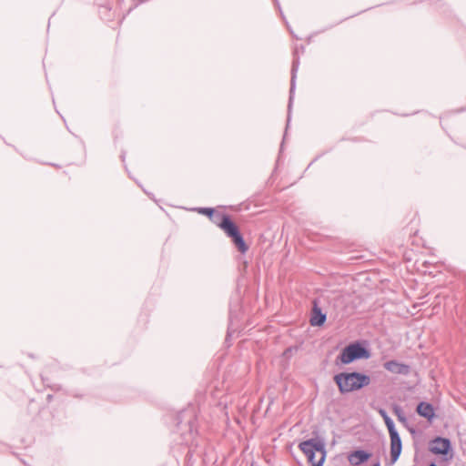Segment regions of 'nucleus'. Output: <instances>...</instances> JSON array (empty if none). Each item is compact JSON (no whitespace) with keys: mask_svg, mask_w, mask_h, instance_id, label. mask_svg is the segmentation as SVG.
<instances>
[{"mask_svg":"<svg viewBox=\"0 0 466 466\" xmlns=\"http://www.w3.org/2000/svg\"><path fill=\"white\" fill-rule=\"evenodd\" d=\"M209 219L224 231L226 236L231 239L238 252L241 254L247 253L249 247L246 243L238 226L232 219L230 215L227 213L216 212L215 210Z\"/></svg>","mask_w":466,"mask_h":466,"instance_id":"1","label":"nucleus"},{"mask_svg":"<svg viewBox=\"0 0 466 466\" xmlns=\"http://www.w3.org/2000/svg\"><path fill=\"white\" fill-rule=\"evenodd\" d=\"M177 432L179 440L175 439L177 444L190 446L198 436L197 415L194 407H188L181 410L177 417Z\"/></svg>","mask_w":466,"mask_h":466,"instance_id":"2","label":"nucleus"},{"mask_svg":"<svg viewBox=\"0 0 466 466\" xmlns=\"http://www.w3.org/2000/svg\"><path fill=\"white\" fill-rule=\"evenodd\" d=\"M340 394L357 391L370 384V377L363 372H340L333 377Z\"/></svg>","mask_w":466,"mask_h":466,"instance_id":"3","label":"nucleus"},{"mask_svg":"<svg viewBox=\"0 0 466 466\" xmlns=\"http://www.w3.org/2000/svg\"><path fill=\"white\" fill-rule=\"evenodd\" d=\"M370 357V351L365 342L357 340L344 347L337 357V360L343 365H348L359 360H367Z\"/></svg>","mask_w":466,"mask_h":466,"instance_id":"4","label":"nucleus"},{"mask_svg":"<svg viewBox=\"0 0 466 466\" xmlns=\"http://www.w3.org/2000/svg\"><path fill=\"white\" fill-rule=\"evenodd\" d=\"M299 448L307 456L308 461L311 463V466L318 461H315L316 452L321 453L319 460H326V444L324 441L319 438H311L303 441L299 444Z\"/></svg>","mask_w":466,"mask_h":466,"instance_id":"5","label":"nucleus"},{"mask_svg":"<svg viewBox=\"0 0 466 466\" xmlns=\"http://www.w3.org/2000/svg\"><path fill=\"white\" fill-rule=\"evenodd\" d=\"M429 451L435 455H441L444 461L452 459V444L450 439L435 437L429 443Z\"/></svg>","mask_w":466,"mask_h":466,"instance_id":"6","label":"nucleus"},{"mask_svg":"<svg viewBox=\"0 0 466 466\" xmlns=\"http://www.w3.org/2000/svg\"><path fill=\"white\" fill-rule=\"evenodd\" d=\"M294 58L292 61V66H291V78H290V88H289V105H288V117H287V126L286 129L289 128V122H290V115H291V107L296 89V79H297V74L299 67V55H297V50L294 51ZM287 136V130H285V134L283 137V141L285 140Z\"/></svg>","mask_w":466,"mask_h":466,"instance_id":"7","label":"nucleus"},{"mask_svg":"<svg viewBox=\"0 0 466 466\" xmlns=\"http://www.w3.org/2000/svg\"><path fill=\"white\" fill-rule=\"evenodd\" d=\"M389 434L390 438V460L386 465L391 466L396 463L401 454L402 442L398 431Z\"/></svg>","mask_w":466,"mask_h":466,"instance_id":"8","label":"nucleus"},{"mask_svg":"<svg viewBox=\"0 0 466 466\" xmlns=\"http://www.w3.org/2000/svg\"><path fill=\"white\" fill-rule=\"evenodd\" d=\"M383 368L393 374L408 376L411 368L410 365L399 362L398 360H391L383 363Z\"/></svg>","mask_w":466,"mask_h":466,"instance_id":"9","label":"nucleus"},{"mask_svg":"<svg viewBox=\"0 0 466 466\" xmlns=\"http://www.w3.org/2000/svg\"><path fill=\"white\" fill-rule=\"evenodd\" d=\"M327 315L324 313L320 307H319L316 300L313 302L309 323L312 327H321L325 324Z\"/></svg>","mask_w":466,"mask_h":466,"instance_id":"10","label":"nucleus"},{"mask_svg":"<svg viewBox=\"0 0 466 466\" xmlns=\"http://www.w3.org/2000/svg\"><path fill=\"white\" fill-rule=\"evenodd\" d=\"M371 453L365 450H355L348 456L349 462L353 466H360L370 460Z\"/></svg>","mask_w":466,"mask_h":466,"instance_id":"11","label":"nucleus"},{"mask_svg":"<svg viewBox=\"0 0 466 466\" xmlns=\"http://www.w3.org/2000/svg\"><path fill=\"white\" fill-rule=\"evenodd\" d=\"M416 412L429 421H432L435 417L433 405L427 401H420L416 407Z\"/></svg>","mask_w":466,"mask_h":466,"instance_id":"12","label":"nucleus"},{"mask_svg":"<svg viewBox=\"0 0 466 466\" xmlns=\"http://www.w3.org/2000/svg\"><path fill=\"white\" fill-rule=\"evenodd\" d=\"M379 413L381 416V418L383 419L389 433L397 431L395 423H394L393 420L389 416L388 412L385 410L380 409Z\"/></svg>","mask_w":466,"mask_h":466,"instance_id":"13","label":"nucleus"},{"mask_svg":"<svg viewBox=\"0 0 466 466\" xmlns=\"http://www.w3.org/2000/svg\"><path fill=\"white\" fill-rule=\"evenodd\" d=\"M392 410H393L394 414L397 416L399 421H400L404 424L407 422V418L404 414L403 409L400 405H397V404L393 405Z\"/></svg>","mask_w":466,"mask_h":466,"instance_id":"14","label":"nucleus"},{"mask_svg":"<svg viewBox=\"0 0 466 466\" xmlns=\"http://www.w3.org/2000/svg\"><path fill=\"white\" fill-rule=\"evenodd\" d=\"M196 210L202 215L208 217V218L213 215L215 209L213 208H197Z\"/></svg>","mask_w":466,"mask_h":466,"instance_id":"15","label":"nucleus"},{"mask_svg":"<svg viewBox=\"0 0 466 466\" xmlns=\"http://www.w3.org/2000/svg\"><path fill=\"white\" fill-rule=\"evenodd\" d=\"M229 319H230V323L232 322V318L231 316L229 317ZM231 326V324L229 325ZM231 337V327H228V332H227V338H226V341H228L229 339V338Z\"/></svg>","mask_w":466,"mask_h":466,"instance_id":"16","label":"nucleus"},{"mask_svg":"<svg viewBox=\"0 0 466 466\" xmlns=\"http://www.w3.org/2000/svg\"><path fill=\"white\" fill-rule=\"evenodd\" d=\"M274 1H275V4H276L277 7H278V8H279V10L280 15L282 16L283 20H285V16H284L283 12H282V10H281V8H280L279 2L278 0H274Z\"/></svg>","mask_w":466,"mask_h":466,"instance_id":"17","label":"nucleus"},{"mask_svg":"<svg viewBox=\"0 0 466 466\" xmlns=\"http://www.w3.org/2000/svg\"><path fill=\"white\" fill-rule=\"evenodd\" d=\"M120 157H121L122 161H123V162H125V159H126V152L122 151V153H121V156H120Z\"/></svg>","mask_w":466,"mask_h":466,"instance_id":"18","label":"nucleus"},{"mask_svg":"<svg viewBox=\"0 0 466 466\" xmlns=\"http://www.w3.org/2000/svg\"><path fill=\"white\" fill-rule=\"evenodd\" d=\"M372 466H380V461H378L377 462H375L374 464H372Z\"/></svg>","mask_w":466,"mask_h":466,"instance_id":"19","label":"nucleus"},{"mask_svg":"<svg viewBox=\"0 0 466 466\" xmlns=\"http://www.w3.org/2000/svg\"><path fill=\"white\" fill-rule=\"evenodd\" d=\"M52 398H53V396H52L51 394H48V395H47V400H52Z\"/></svg>","mask_w":466,"mask_h":466,"instance_id":"20","label":"nucleus"},{"mask_svg":"<svg viewBox=\"0 0 466 466\" xmlns=\"http://www.w3.org/2000/svg\"><path fill=\"white\" fill-rule=\"evenodd\" d=\"M464 110H466V108H461V109L458 110V112H462Z\"/></svg>","mask_w":466,"mask_h":466,"instance_id":"21","label":"nucleus"},{"mask_svg":"<svg viewBox=\"0 0 466 466\" xmlns=\"http://www.w3.org/2000/svg\"><path fill=\"white\" fill-rule=\"evenodd\" d=\"M301 52H304V46H300Z\"/></svg>","mask_w":466,"mask_h":466,"instance_id":"22","label":"nucleus"},{"mask_svg":"<svg viewBox=\"0 0 466 466\" xmlns=\"http://www.w3.org/2000/svg\"><path fill=\"white\" fill-rule=\"evenodd\" d=\"M250 466H257L255 462H252Z\"/></svg>","mask_w":466,"mask_h":466,"instance_id":"23","label":"nucleus"}]
</instances>
